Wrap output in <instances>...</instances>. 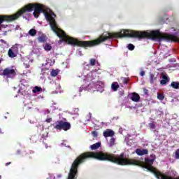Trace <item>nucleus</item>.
<instances>
[{
	"label": "nucleus",
	"mask_w": 179,
	"mask_h": 179,
	"mask_svg": "<svg viewBox=\"0 0 179 179\" xmlns=\"http://www.w3.org/2000/svg\"><path fill=\"white\" fill-rule=\"evenodd\" d=\"M175 159H179V149L176 150L175 152Z\"/></svg>",
	"instance_id": "26"
},
{
	"label": "nucleus",
	"mask_w": 179,
	"mask_h": 179,
	"mask_svg": "<svg viewBox=\"0 0 179 179\" xmlns=\"http://www.w3.org/2000/svg\"><path fill=\"white\" fill-rule=\"evenodd\" d=\"M170 80L167 76L163 74L162 75V80L160 81L161 85H167V83Z\"/></svg>",
	"instance_id": "11"
},
{
	"label": "nucleus",
	"mask_w": 179,
	"mask_h": 179,
	"mask_svg": "<svg viewBox=\"0 0 179 179\" xmlns=\"http://www.w3.org/2000/svg\"><path fill=\"white\" fill-rule=\"evenodd\" d=\"M0 64H1V60H0Z\"/></svg>",
	"instance_id": "39"
},
{
	"label": "nucleus",
	"mask_w": 179,
	"mask_h": 179,
	"mask_svg": "<svg viewBox=\"0 0 179 179\" xmlns=\"http://www.w3.org/2000/svg\"><path fill=\"white\" fill-rule=\"evenodd\" d=\"M114 131L110 130V129H106V131H103V134L105 138H108L110 136H114Z\"/></svg>",
	"instance_id": "10"
},
{
	"label": "nucleus",
	"mask_w": 179,
	"mask_h": 179,
	"mask_svg": "<svg viewBox=\"0 0 179 179\" xmlns=\"http://www.w3.org/2000/svg\"><path fill=\"white\" fill-rule=\"evenodd\" d=\"M115 142V138H112L110 139V146H114V143Z\"/></svg>",
	"instance_id": "27"
},
{
	"label": "nucleus",
	"mask_w": 179,
	"mask_h": 179,
	"mask_svg": "<svg viewBox=\"0 0 179 179\" xmlns=\"http://www.w3.org/2000/svg\"><path fill=\"white\" fill-rule=\"evenodd\" d=\"M96 62H97V61L96 60V59H90V66H94V65H96Z\"/></svg>",
	"instance_id": "22"
},
{
	"label": "nucleus",
	"mask_w": 179,
	"mask_h": 179,
	"mask_svg": "<svg viewBox=\"0 0 179 179\" xmlns=\"http://www.w3.org/2000/svg\"><path fill=\"white\" fill-rule=\"evenodd\" d=\"M28 34L29 36H31V37H34V36H36L37 34V30H36L34 29H31L29 31Z\"/></svg>",
	"instance_id": "16"
},
{
	"label": "nucleus",
	"mask_w": 179,
	"mask_h": 179,
	"mask_svg": "<svg viewBox=\"0 0 179 179\" xmlns=\"http://www.w3.org/2000/svg\"><path fill=\"white\" fill-rule=\"evenodd\" d=\"M157 99L159 100H164V95L163 94H157Z\"/></svg>",
	"instance_id": "25"
},
{
	"label": "nucleus",
	"mask_w": 179,
	"mask_h": 179,
	"mask_svg": "<svg viewBox=\"0 0 179 179\" xmlns=\"http://www.w3.org/2000/svg\"><path fill=\"white\" fill-rule=\"evenodd\" d=\"M136 153L138 156H143L145 155H148L149 153V150H148V149L141 150V149L137 148L136 150Z\"/></svg>",
	"instance_id": "8"
},
{
	"label": "nucleus",
	"mask_w": 179,
	"mask_h": 179,
	"mask_svg": "<svg viewBox=\"0 0 179 179\" xmlns=\"http://www.w3.org/2000/svg\"><path fill=\"white\" fill-rule=\"evenodd\" d=\"M11 164V162H7L5 164V166H9V164Z\"/></svg>",
	"instance_id": "35"
},
{
	"label": "nucleus",
	"mask_w": 179,
	"mask_h": 179,
	"mask_svg": "<svg viewBox=\"0 0 179 179\" xmlns=\"http://www.w3.org/2000/svg\"><path fill=\"white\" fill-rule=\"evenodd\" d=\"M8 57H10V58H15V57H16V55H15L12 49H9L8 50Z\"/></svg>",
	"instance_id": "19"
},
{
	"label": "nucleus",
	"mask_w": 179,
	"mask_h": 179,
	"mask_svg": "<svg viewBox=\"0 0 179 179\" xmlns=\"http://www.w3.org/2000/svg\"><path fill=\"white\" fill-rule=\"evenodd\" d=\"M1 16H8V15H0V17H1ZM3 22H8V21H7V20H3V21H2V22H1L0 24H2V23H3ZM10 22H12V21H10Z\"/></svg>",
	"instance_id": "33"
},
{
	"label": "nucleus",
	"mask_w": 179,
	"mask_h": 179,
	"mask_svg": "<svg viewBox=\"0 0 179 179\" xmlns=\"http://www.w3.org/2000/svg\"><path fill=\"white\" fill-rule=\"evenodd\" d=\"M38 43H45V36L41 35L38 38Z\"/></svg>",
	"instance_id": "18"
},
{
	"label": "nucleus",
	"mask_w": 179,
	"mask_h": 179,
	"mask_svg": "<svg viewBox=\"0 0 179 179\" xmlns=\"http://www.w3.org/2000/svg\"><path fill=\"white\" fill-rule=\"evenodd\" d=\"M55 129L59 131H69L71 129V123L68 122H64L63 120H59L55 122Z\"/></svg>",
	"instance_id": "6"
},
{
	"label": "nucleus",
	"mask_w": 179,
	"mask_h": 179,
	"mask_svg": "<svg viewBox=\"0 0 179 179\" xmlns=\"http://www.w3.org/2000/svg\"><path fill=\"white\" fill-rule=\"evenodd\" d=\"M145 166H153V163L155 162V159H149V158H145Z\"/></svg>",
	"instance_id": "13"
},
{
	"label": "nucleus",
	"mask_w": 179,
	"mask_h": 179,
	"mask_svg": "<svg viewBox=\"0 0 179 179\" xmlns=\"http://www.w3.org/2000/svg\"><path fill=\"white\" fill-rule=\"evenodd\" d=\"M92 134L94 138H97V136H99V133L96 131H92Z\"/></svg>",
	"instance_id": "29"
},
{
	"label": "nucleus",
	"mask_w": 179,
	"mask_h": 179,
	"mask_svg": "<svg viewBox=\"0 0 179 179\" xmlns=\"http://www.w3.org/2000/svg\"><path fill=\"white\" fill-rule=\"evenodd\" d=\"M42 138H44V135H43Z\"/></svg>",
	"instance_id": "38"
},
{
	"label": "nucleus",
	"mask_w": 179,
	"mask_h": 179,
	"mask_svg": "<svg viewBox=\"0 0 179 179\" xmlns=\"http://www.w3.org/2000/svg\"><path fill=\"white\" fill-rule=\"evenodd\" d=\"M52 49V47L51 46V45L46 43L44 46V50L45 51H51V50Z\"/></svg>",
	"instance_id": "20"
},
{
	"label": "nucleus",
	"mask_w": 179,
	"mask_h": 179,
	"mask_svg": "<svg viewBox=\"0 0 179 179\" xmlns=\"http://www.w3.org/2000/svg\"><path fill=\"white\" fill-rule=\"evenodd\" d=\"M51 121H52V118L51 117L46 119V122H51Z\"/></svg>",
	"instance_id": "31"
},
{
	"label": "nucleus",
	"mask_w": 179,
	"mask_h": 179,
	"mask_svg": "<svg viewBox=\"0 0 179 179\" xmlns=\"http://www.w3.org/2000/svg\"><path fill=\"white\" fill-rule=\"evenodd\" d=\"M120 87V85H118V83H113L111 85V89H113V92H117Z\"/></svg>",
	"instance_id": "15"
},
{
	"label": "nucleus",
	"mask_w": 179,
	"mask_h": 179,
	"mask_svg": "<svg viewBox=\"0 0 179 179\" xmlns=\"http://www.w3.org/2000/svg\"><path fill=\"white\" fill-rule=\"evenodd\" d=\"M40 92H43V88L38 86H36L34 89L32 90L33 93H40Z\"/></svg>",
	"instance_id": "17"
},
{
	"label": "nucleus",
	"mask_w": 179,
	"mask_h": 179,
	"mask_svg": "<svg viewBox=\"0 0 179 179\" xmlns=\"http://www.w3.org/2000/svg\"><path fill=\"white\" fill-rule=\"evenodd\" d=\"M52 15H53V16H55V14L54 13H52Z\"/></svg>",
	"instance_id": "36"
},
{
	"label": "nucleus",
	"mask_w": 179,
	"mask_h": 179,
	"mask_svg": "<svg viewBox=\"0 0 179 179\" xmlns=\"http://www.w3.org/2000/svg\"><path fill=\"white\" fill-rule=\"evenodd\" d=\"M2 178V176H0V179Z\"/></svg>",
	"instance_id": "37"
},
{
	"label": "nucleus",
	"mask_w": 179,
	"mask_h": 179,
	"mask_svg": "<svg viewBox=\"0 0 179 179\" xmlns=\"http://www.w3.org/2000/svg\"><path fill=\"white\" fill-rule=\"evenodd\" d=\"M131 99L132 100V101L138 103L141 100V96L138 94V93L133 92L131 94Z\"/></svg>",
	"instance_id": "9"
},
{
	"label": "nucleus",
	"mask_w": 179,
	"mask_h": 179,
	"mask_svg": "<svg viewBox=\"0 0 179 179\" xmlns=\"http://www.w3.org/2000/svg\"><path fill=\"white\" fill-rule=\"evenodd\" d=\"M106 157L108 162L115 163V164H117L118 166H138L139 167H143V169H146V170L152 173L157 179H179V176L173 178V176L163 174L160 171L156 170L153 166H146L145 162L142 161L127 158L124 152H122L120 155L106 152Z\"/></svg>",
	"instance_id": "3"
},
{
	"label": "nucleus",
	"mask_w": 179,
	"mask_h": 179,
	"mask_svg": "<svg viewBox=\"0 0 179 179\" xmlns=\"http://www.w3.org/2000/svg\"><path fill=\"white\" fill-rule=\"evenodd\" d=\"M100 146H101V143L98 142L96 143L91 145L90 149H91V150H96L99 149V148H100Z\"/></svg>",
	"instance_id": "12"
},
{
	"label": "nucleus",
	"mask_w": 179,
	"mask_h": 179,
	"mask_svg": "<svg viewBox=\"0 0 179 179\" xmlns=\"http://www.w3.org/2000/svg\"><path fill=\"white\" fill-rule=\"evenodd\" d=\"M141 76H145V71H142L140 73Z\"/></svg>",
	"instance_id": "34"
},
{
	"label": "nucleus",
	"mask_w": 179,
	"mask_h": 179,
	"mask_svg": "<svg viewBox=\"0 0 179 179\" xmlns=\"http://www.w3.org/2000/svg\"><path fill=\"white\" fill-rule=\"evenodd\" d=\"M127 48L128 50H129L130 51H134L135 50V45H134L132 43H129L127 45Z\"/></svg>",
	"instance_id": "23"
},
{
	"label": "nucleus",
	"mask_w": 179,
	"mask_h": 179,
	"mask_svg": "<svg viewBox=\"0 0 179 179\" xmlns=\"http://www.w3.org/2000/svg\"><path fill=\"white\" fill-rule=\"evenodd\" d=\"M1 76H6V78H10L13 79L16 76V71L13 69L6 68L4 70H0Z\"/></svg>",
	"instance_id": "7"
},
{
	"label": "nucleus",
	"mask_w": 179,
	"mask_h": 179,
	"mask_svg": "<svg viewBox=\"0 0 179 179\" xmlns=\"http://www.w3.org/2000/svg\"><path fill=\"white\" fill-rule=\"evenodd\" d=\"M106 157L108 162L115 163V164H117L118 166H138L139 167H143V169H146V170L152 173L157 179H179V176L173 178V176L163 174L160 171L156 170L153 166H146L145 162L142 161L127 158L124 152H122L120 155L106 152Z\"/></svg>",
	"instance_id": "2"
},
{
	"label": "nucleus",
	"mask_w": 179,
	"mask_h": 179,
	"mask_svg": "<svg viewBox=\"0 0 179 179\" xmlns=\"http://www.w3.org/2000/svg\"><path fill=\"white\" fill-rule=\"evenodd\" d=\"M87 159H96L100 162H108L107 152L103 151L87 152L80 155L71 164L68 179H76L78 177V169L80 164L85 163Z\"/></svg>",
	"instance_id": "4"
},
{
	"label": "nucleus",
	"mask_w": 179,
	"mask_h": 179,
	"mask_svg": "<svg viewBox=\"0 0 179 179\" xmlns=\"http://www.w3.org/2000/svg\"><path fill=\"white\" fill-rule=\"evenodd\" d=\"M45 17L49 22L53 33H55L57 37H59L61 43L64 42L74 47H84L85 48V47H96V45H99L101 44V43H104V41L114 38H122V37H131L133 38H138V40H143V38L155 40V31L148 32L123 29L117 34H113L108 33V35L102 34L98 38L93 41H79L75 38L68 36L64 30L59 28L57 21H55V18L52 17V15L45 13Z\"/></svg>",
	"instance_id": "1"
},
{
	"label": "nucleus",
	"mask_w": 179,
	"mask_h": 179,
	"mask_svg": "<svg viewBox=\"0 0 179 179\" xmlns=\"http://www.w3.org/2000/svg\"><path fill=\"white\" fill-rule=\"evenodd\" d=\"M143 92H144V94H148L149 93V91L146 88H144Z\"/></svg>",
	"instance_id": "30"
},
{
	"label": "nucleus",
	"mask_w": 179,
	"mask_h": 179,
	"mask_svg": "<svg viewBox=\"0 0 179 179\" xmlns=\"http://www.w3.org/2000/svg\"><path fill=\"white\" fill-rule=\"evenodd\" d=\"M171 87H173V89H176V90H179V82L173 81L171 83Z\"/></svg>",
	"instance_id": "14"
},
{
	"label": "nucleus",
	"mask_w": 179,
	"mask_h": 179,
	"mask_svg": "<svg viewBox=\"0 0 179 179\" xmlns=\"http://www.w3.org/2000/svg\"><path fill=\"white\" fill-rule=\"evenodd\" d=\"M58 73H59V71L58 70H52L50 72L51 76L55 77L58 76Z\"/></svg>",
	"instance_id": "21"
},
{
	"label": "nucleus",
	"mask_w": 179,
	"mask_h": 179,
	"mask_svg": "<svg viewBox=\"0 0 179 179\" xmlns=\"http://www.w3.org/2000/svg\"><path fill=\"white\" fill-rule=\"evenodd\" d=\"M148 125L150 129H156V125L155 124L150 123Z\"/></svg>",
	"instance_id": "28"
},
{
	"label": "nucleus",
	"mask_w": 179,
	"mask_h": 179,
	"mask_svg": "<svg viewBox=\"0 0 179 179\" xmlns=\"http://www.w3.org/2000/svg\"><path fill=\"white\" fill-rule=\"evenodd\" d=\"M150 157H152V159H154V161L156 160V155H151Z\"/></svg>",
	"instance_id": "32"
},
{
	"label": "nucleus",
	"mask_w": 179,
	"mask_h": 179,
	"mask_svg": "<svg viewBox=\"0 0 179 179\" xmlns=\"http://www.w3.org/2000/svg\"><path fill=\"white\" fill-rule=\"evenodd\" d=\"M150 83H154L155 80H156V77H155V74L150 75Z\"/></svg>",
	"instance_id": "24"
},
{
	"label": "nucleus",
	"mask_w": 179,
	"mask_h": 179,
	"mask_svg": "<svg viewBox=\"0 0 179 179\" xmlns=\"http://www.w3.org/2000/svg\"><path fill=\"white\" fill-rule=\"evenodd\" d=\"M33 10H34L33 12ZM27 12H33V15L36 19L38 17V15L41 13V12H44V7L43 5L40 3H29L25 6L22 7L18 12L15 14L11 15H4L0 17V24L3 20H6L7 22H13L19 19L20 16L23 15V13H26Z\"/></svg>",
	"instance_id": "5"
}]
</instances>
